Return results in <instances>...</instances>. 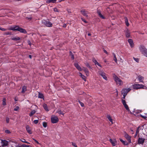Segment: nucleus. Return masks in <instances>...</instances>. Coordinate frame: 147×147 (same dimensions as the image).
Segmentation results:
<instances>
[{
    "mask_svg": "<svg viewBox=\"0 0 147 147\" xmlns=\"http://www.w3.org/2000/svg\"><path fill=\"white\" fill-rule=\"evenodd\" d=\"M81 13L84 16H86V17H88V14L89 13L88 12L85 10L84 9H83L81 11Z\"/></svg>",
    "mask_w": 147,
    "mask_h": 147,
    "instance_id": "nucleus-9",
    "label": "nucleus"
},
{
    "mask_svg": "<svg viewBox=\"0 0 147 147\" xmlns=\"http://www.w3.org/2000/svg\"><path fill=\"white\" fill-rule=\"evenodd\" d=\"M28 44L30 46H31V42H30V41H28Z\"/></svg>",
    "mask_w": 147,
    "mask_h": 147,
    "instance_id": "nucleus-59",
    "label": "nucleus"
},
{
    "mask_svg": "<svg viewBox=\"0 0 147 147\" xmlns=\"http://www.w3.org/2000/svg\"><path fill=\"white\" fill-rule=\"evenodd\" d=\"M139 49L142 53L144 56L147 57V49L143 45H141L139 47Z\"/></svg>",
    "mask_w": 147,
    "mask_h": 147,
    "instance_id": "nucleus-2",
    "label": "nucleus"
},
{
    "mask_svg": "<svg viewBox=\"0 0 147 147\" xmlns=\"http://www.w3.org/2000/svg\"><path fill=\"white\" fill-rule=\"evenodd\" d=\"M38 97L39 98L43 99L44 96L42 93H39Z\"/></svg>",
    "mask_w": 147,
    "mask_h": 147,
    "instance_id": "nucleus-23",
    "label": "nucleus"
},
{
    "mask_svg": "<svg viewBox=\"0 0 147 147\" xmlns=\"http://www.w3.org/2000/svg\"><path fill=\"white\" fill-rule=\"evenodd\" d=\"M123 97H122L123 98V99H125V96H126V94H123Z\"/></svg>",
    "mask_w": 147,
    "mask_h": 147,
    "instance_id": "nucleus-57",
    "label": "nucleus"
},
{
    "mask_svg": "<svg viewBox=\"0 0 147 147\" xmlns=\"http://www.w3.org/2000/svg\"><path fill=\"white\" fill-rule=\"evenodd\" d=\"M19 109V107L18 106H16L14 109V111H18Z\"/></svg>",
    "mask_w": 147,
    "mask_h": 147,
    "instance_id": "nucleus-39",
    "label": "nucleus"
},
{
    "mask_svg": "<svg viewBox=\"0 0 147 147\" xmlns=\"http://www.w3.org/2000/svg\"><path fill=\"white\" fill-rule=\"evenodd\" d=\"M125 109L127 110V111H129V109L128 105L127 104L125 106H124Z\"/></svg>",
    "mask_w": 147,
    "mask_h": 147,
    "instance_id": "nucleus-38",
    "label": "nucleus"
},
{
    "mask_svg": "<svg viewBox=\"0 0 147 147\" xmlns=\"http://www.w3.org/2000/svg\"><path fill=\"white\" fill-rule=\"evenodd\" d=\"M138 78L140 82H143V81L144 80V78L143 77L140 75H139L138 76Z\"/></svg>",
    "mask_w": 147,
    "mask_h": 147,
    "instance_id": "nucleus-18",
    "label": "nucleus"
},
{
    "mask_svg": "<svg viewBox=\"0 0 147 147\" xmlns=\"http://www.w3.org/2000/svg\"><path fill=\"white\" fill-rule=\"evenodd\" d=\"M141 129V127L140 126H138L137 127V128L136 130V133L137 134H138L140 130Z\"/></svg>",
    "mask_w": 147,
    "mask_h": 147,
    "instance_id": "nucleus-30",
    "label": "nucleus"
},
{
    "mask_svg": "<svg viewBox=\"0 0 147 147\" xmlns=\"http://www.w3.org/2000/svg\"><path fill=\"white\" fill-rule=\"evenodd\" d=\"M16 147H23L22 146H17Z\"/></svg>",
    "mask_w": 147,
    "mask_h": 147,
    "instance_id": "nucleus-64",
    "label": "nucleus"
},
{
    "mask_svg": "<svg viewBox=\"0 0 147 147\" xmlns=\"http://www.w3.org/2000/svg\"><path fill=\"white\" fill-rule=\"evenodd\" d=\"M113 54L114 56L113 60L115 61V63H117V59L116 58L115 54L114 53H113Z\"/></svg>",
    "mask_w": 147,
    "mask_h": 147,
    "instance_id": "nucleus-31",
    "label": "nucleus"
},
{
    "mask_svg": "<svg viewBox=\"0 0 147 147\" xmlns=\"http://www.w3.org/2000/svg\"><path fill=\"white\" fill-rule=\"evenodd\" d=\"M133 59L134 60L137 62L138 63L139 62V59H138V58H135L134 57H133Z\"/></svg>",
    "mask_w": 147,
    "mask_h": 147,
    "instance_id": "nucleus-40",
    "label": "nucleus"
},
{
    "mask_svg": "<svg viewBox=\"0 0 147 147\" xmlns=\"http://www.w3.org/2000/svg\"><path fill=\"white\" fill-rule=\"evenodd\" d=\"M93 61L94 62V63L95 64V65H96V64L97 63H98L97 61L95 59H93Z\"/></svg>",
    "mask_w": 147,
    "mask_h": 147,
    "instance_id": "nucleus-45",
    "label": "nucleus"
},
{
    "mask_svg": "<svg viewBox=\"0 0 147 147\" xmlns=\"http://www.w3.org/2000/svg\"><path fill=\"white\" fill-rule=\"evenodd\" d=\"M109 141L111 143L113 146H115L117 144V141L115 139L112 140L110 139Z\"/></svg>",
    "mask_w": 147,
    "mask_h": 147,
    "instance_id": "nucleus-12",
    "label": "nucleus"
},
{
    "mask_svg": "<svg viewBox=\"0 0 147 147\" xmlns=\"http://www.w3.org/2000/svg\"><path fill=\"white\" fill-rule=\"evenodd\" d=\"M38 122V120H35L34 121V123L35 124H37Z\"/></svg>",
    "mask_w": 147,
    "mask_h": 147,
    "instance_id": "nucleus-47",
    "label": "nucleus"
},
{
    "mask_svg": "<svg viewBox=\"0 0 147 147\" xmlns=\"http://www.w3.org/2000/svg\"><path fill=\"white\" fill-rule=\"evenodd\" d=\"M80 76L82 78V79L84 80V81H86L85 79V77L84 75H82L81 73H80Z\"/></svg>",
    "mask_w": 147,
    "mask_h": 147,
    "instance_id": "nucleus-36",
    "label": "nucleus"
},
{
    "mask_svg": "<svg viewBox=\"0 0 147 147\" xmlns=\"http://www.w3.org/2000/svg\"><path fill=\"white\" fill-rule=\"evenodd\" d=\"M145 140V139L144 138L139 137L138 140V144H143Z\"/></svg>",
    "mask_w": 147,
    "mask_h": 147,
    "instance_id": "nucleus-11",
    "label": "nucleus"
},
{
    "mask_svg": "<svg viewBox=\"0 0 147 147\" xmlns=\"http://www.w3.org/2000/svg\"><path fill=\"white\" fill-rule=\"evenodd\" d=\"M42 125H43V126L45 127H47V122H43V123H42Z\"/></svg>",
    "mask_w": 147,
    "mask_h": 147,
    "instance_id": "nucleus-37",
    "label": "nucleus"
},
{
    "mask_svg": "<svg viewBox=\"0 0 147 147\" xmlns=\"http://www.w3.org/2000/svg\"><path fill=\"white\" fill-rule=\"evenodd\" d=\"M124 137L128 141L129 143H131V136H129L126 133H125Z\"/></svg>",
    "mask_w": 147,
    "mask_h": 147,
    "instance_id": "nucleus-8",
    "label": "nucleus"
},
{
    "mask_svg": "<svg viewBox=\"0 0 147 147\" xmlns=\"http://www.w3.org/2000/svg\"><path fill=\"white\" fill-rule=\"evenodd\" d=\"M9 30L14 31H18L21 33L24 34L27 33L25 29L20 27L18 26H15L13 27H11L9 29Z\"/></svg>",
    "mask_w": 147,
    "mask_h": 147,
    "instance_id": "nucleus-1",
    "label": "nucleus"
},
{
    "mask_svg": "<svg viewBox=\"0 0 147 147\" xmlns=\"http://www.w3.org/2000/svg\"><path fill=\"white\" fill-rule=\"evenodd\" d=\"M144 88H146V86L142 84H135L133 85V88L134 89H138L140 88L146 89Z\"/></svg>",
    "mask_w": 147,
    "mask_h": 147,
    "instance_id": "nucleus-3",
    "label": "nucleus"
},
{
    "mask_svg": "<svg viewBox=\"0 0 147 147\" xmlns=\"http://www.w3.org/2000/svg\"><path fill=\"white\" fill-rule=\"evenodd\" d=\"M72 145L75 147H78L76 145V144L72 142Z\"/></svg>",
    "mask_w": 147,
    "mask_h": 147,
    "instance_id": "nucleus-50",
    "label": "nucleus"
},
{
    "mask_svg": "<svg viewBox=\"0 0 147 147\" xmlns=\"http://www.w3.org/2000/svg\"><path fill=\"white\" fill-rule=\"evenodd\" d=\"M67 26V24H64L63 25V27L64 28H65Z\"/></svg>",
    "mask_w": 147,
    "mask_h": 147,
    "instance_id": "nucleus-54",
    "label": "nucleus"
},
{
    "mask_svg": "<svg viewBox=\"0 0 147 147\" xmlns=\"http://www.w3.org/2000/svg\"><path fill=\"white\" fill-rule=\"evenodd\" d=\"M21 141L22 142H25V143H28V144H30L29 143H28V142H27L26 141V140L24 139H22V140Z\"/></svg>",
    "mask_w": 147,
    "mask_h": 147,
    "instance_id": "nucleus-48",
    "label": "nucleus"
},
{
    "mask_svg": "<svg viewBox=\"0 0 147 147\" xmlns=\"http://www.w3.org/2000/svg\"><path fill=\"white\" fill-rule=\"evenodd\" d=\"M121 102L123 104L126 103L125 100H124L123 99H122L121 100Z\"/></svg>",
    "mask_w": 147,
    "mask_h": 147,
    "instance_id": "nucleus-51",
    "label": "nucleus"
},
{
    "mask_svg": "<svg viewBox=\"0 0 147 147\" xmlns=\"http://www.w3.org/2000/svg\"><path fill=\"white\" fill-rule=\"evenodd\" d=\"M140 116L142 117V118H144V119L147 120V117L145 116H142V115H140Z\"/></svg>",
    "mask_w": 147,
    "mask_h": 147,
    "instance_id": "nucleus-52",
    "label": "nucleus"
},
{
    "mask_svg": "<svg viewBox=\"0 0 147 147\" xmlns=\"http://www.w3.org/2000/svg\"><path fill=\"white\" fill-rule=\"evenodd\" d=\"M98 74L102 76L104 79L106 80H107V78L104 72L100 70L98 72Z\"/></svg>",
    "mask_w": 147,
    "mask_h": 147,
    "instance_id": "nucleus-6",
    "label": "nucleus"
},
{
    "mask_svg": "<svg viewBox=\"0 0 147 147\" xmlns=\"http://www.w3.org/2000/svg\"><path fill=\"white\" fill-rule=\"evenodd\" d=\"M128 41L130 45L131 48H132L134 46V43L133 42V40L131 39H129L128 40Z\"/></svg>",
    "mask_w": 147,
    "mask_h": 147,
    "instance_id": "nucleus-15",
    "label": "nucleus"
},
{
    "mask_svg": "<svg viewBox=\"0 0 147 147\" xmlns=\"http://www.w3.org/2000/svg\"><path fill=\"white\" fill-rule=\"evenodd\" d=\"M97 13L100 18L103 19H105V18L101 14L100 11L98 10Z\"/></svg>",
    "mask_w": 147,
    "mask_h": 147,
    "instance_id": "nucleus-17",
    "label": "nucleus"
},
{
    "mask_svg": "<svg viewBox=\"0 0 147 147\" xmlns=\"http://www.w3.org/2000/svg\"><path fill=\"white\" fill-rule=\"evenodd\" d=\"M75 66L77 68V69L79 71H82V69L81 67L79 66L78 63H75L74 64Z\"/></svg>",
    "mask_w": 147,
    "mask_h": 147,
    "instance_id": "nucleus-16",
    "label": "nucleus"
},
{
    "mask_svg": "<svg viewBox=\"0 0 147 147\" xmlns=\"http://www.w3.org/2000/svg\"><path fill=\"white\" fill-rule=\"evenodd\" d=\"M125 20L126 25L127 26H128L129 24L128 22V20L127 18L126 17H125Z\"/></svg>",
    "mask_w": 147,
    "mask_h": 147,
    "instance_id": "nucleus-25",
    "label": "nucleus"
},
{
    "mask_svg": "<svg viewBox=\"0 0 147 147\" xmlns=\"http://www.w3.org/2000/svg\"><path fill=\"white\" fill-rule=\"evenodd\" d=\"M113 76L115 81L116 83L119 85H121L122 82V80L115 74L113 75Z\"/></svg>",
    "mask_w": 147,
    "mask_h": 147,
    "instance_id": "nucleus-5",
    "label": "nucleus"
},
{
    "mask_svg": "<svg viewBox=\"0 0 147 147\" xmlns=\"http://www.w3.org/2000/svg\"><path fill=\"white\" fill-rule=\"evenodd\" d=\"M83 70L86 73L87 76H88L89 75V72L88 69L86 68H84Z\"/></svg>",
    "mask_w": 147,
    "mask_h": 147,
    "instance_id": "nucleus-19",
    "label": "nucleus"
},
{
    "mask_svg": "<svg viewBox=\"0 0 147 147\" xmlns=\"http://www.w3.org/2000/svg\"><path fill=\"white\" fill-rule=\"evenodd\" d=\"M57 112V113H58L59 114H61V115H64V113L63 112H62L61 110H60V109H59L58 110Z\"/></svg>",
    "mask_w": 147,
    "mask_h": 147,
    "instance_id": "nucleus-33",
    "label": "nucleus"
},
{
    "mask_svg": "<svg viewBox=\"0 0 147 147\" xmlns=\"http://www.w3.org/2000/svg\"><path fill=\"white\" fill-rule=\"evenodd\" d=\"M29 57L30 58V59H31L32 57V55H29Z\"/></svg>",
    "mask_w": 147,
    "mask_h": 147,
    "instance_id": "nucleus-61",
    "label": "nucleus"
},
{
    "mask_svg": "<svg viewBox=\"0 0 147 147\" xmlns=\"http://www.w3.org/2000/svg\"><path fill=\"white\" fill-rule=\"evenodd\" d=\"M67 12H68V13H71V11H70L69 10H68L67 11Z\"/></svg>",
    "mask_w": 147,
    "mask_h": 147,
    "instance_id": "nucleus-62",
    "label": "nucleus"
},
{
    "mask_svg": "<svg viewBox=\"0 0 147 147\" xmlns=\"http://www.w3.org/2000/svg\"><path fill=\"white\" fill-rule=\"evenodd\" d=\"M120 141H121V142L124 145H127L128 144L127 142L124 141L123 140H122V139H120Z\"/></svg>",
    "mask_w": 147,
    "mask_h": 147,
    "instance_id": "nucleus-27",
    "label": "nucleus"
},
{
    "mask_svg": "<svg viewBox=\"0 0 147 147\" xmlns=\"http://www.w3.org/2000/svg\"><path fill=\"white\" fill-rule=\"evenodd\" d=\"M126 37L127 38H129L130 36V32L129 31L127 30L126 31L125 33Z\"/></svg>",
    "mask_w": 147,
    "mask_h": 147,
    "instance_id": "nucleus-24",
    "label": "nucleus"
},
{
    "mask_svg": "<svg viewBox=\"0 0 147 147\" xmlns=\"http://www.w3.org/2000/svg\"><path fill=\"white\" fill-rule=\"evenodd\" d=\"M26 129L27 132L30 134H32V132L31 130L30 127V126L27 125L26 126Z\"/></svg>",
    "mask_w": 147,
    "mask_h": 147,
    "instance_id": "nucleus-14",
    "label": "nucleus"
},
{
    "mask_svg": "<svg viewBox=\"0 0 147 147\" xmlns=\"http://www.w3.org/2000/svg\"><path fill=\"white\" fill-rule=\"evenodd\" d=\"M43 107L44 109H45V110L46 111H49V109L48 108V107H47V105L46 104H44L43 105Z\"/></svg>",
    "mask_w": 147,
    "mask_h": 147,
    "instance_id": "nucleus-22",
    "label": "nucleus"
},
{
    "mask_svg": "<svg viewBox=\"0 0 147 147\" xmlns=\"http://www.w3.org/2000/svg\"><path fill=\"white\" fill-rule=\"evenodd\" d=\"M42 22L44 25L47 27H51L52 26V24L49 21L43 20L42 21Z\"/></svg>",
    "mask_w": 147,
    "mask_h": 147,
    "instance_id": "nucleus-4",
    "label": "nucleus"
},
{
    "mask_svg": "<svg viewBox=\"0 0 147 147\" xmlns=\"http://www.w3.org/2000/svg\"><path fill=\"white\" fill-rule=\"evenodd\" d=\"M86 66L87 67H88L89 69L91 68V67L90 66V65L88 63H87L86 64Z\"/></svg>",
    "mask_w": 147,
    "mask_h": 147,
    "instance_id": "nucleus-44",
    "label": "nucleus"
},
{
    "mask_svg": "<svg viewBox=\"0 0 147 147\" xmlns=\"http://www.w3.org/2000/svg\"><path fill=\"white\" fill-rule=\"evenodd\" d=\"M36 111L35 110L32 111L30 113L29 115L30 117H32L34 114L36 113Z\"/></svg>",
    "mask_w": 147,
    "mask_h": 147,
    "instance_id": "nucleus-26",
    "label": "nucleus"
},
{
    "mask_svg": "<svg viewBox=\"0 0 147 147\" xmlns=\"http://www.w3.org/2000/svg\"><path fill=\"white\" fill-rule=\"evenodd\" d=\"M107 118L110 121V122L112 123L113 120L112 119L110 115H107Z\"/></svg>",
    "mask_w": 147,
    "mask_h": 147,
    "instance_id": "nucleus-32",
    "label": "nucleus"
},
{
    "mask_svg": "<svg viewBox=\"0 0 147 147\" xmlns=\"http://www.w3.org/2000/svg\"><path fill=\"white\" fill-rule=\"evenodd\" d=\"M103 52L106 54H108V52L105 49H103Z\"/></svg>",
    "mask_w": 147,
    "mask_h": 147,
    "instance_id": "nucleus-56",
    "label": "nucleus"
},
{
    "mask_svg": "<svg viewBox=\"0 0 147 147\" xmlns=\"http://www.w3.org/2000/svg\"><path fill=\"white\" fill-rule=\"evenodd\" d=\"M28 145H26L24 144H23L22 145V147H27Z\"/></svg>",
    "mask_w": 147,
    "mask_h": 147,
    "instance_id": "nucleus-58",
    "label": "nucleus"
},
{
    "mask_svg": "<svg viewBox=\"0 0 147 147\" xmlns=\"http://www.w3.org/2000/svg\"><path fill=\"white\" fill-rule=\"evenodd\" d=\"M6 121L7 123H8L9 122V119L8 117H6Z\"/></svg>",
    "mask_w": 147,
    "mask_h": 147,
    "instance_id": "nucleus-41",
    "label": "nucleus"
},
{
    "mask_svg": "<svg viewBox=\"0 0 147 147\" xmlns=\"http://www.w3.org/2000/svg\"><path fill=\"white\" fill-rule=\"evenodd\" d=\"M26 90V87L25 86H23L22 87V90L21 92L22 93H24Z\"/></svg>",
    "mask_w": 147,
    "mask_h": 147,
    "instance_id": "nucleus-20",
    "label": "nucleus"
},
{
    "mask_svg": "<svg viewBox=\"0 0 147 147\" xmlns=\"http://www.w3.org/2000/svg\"><path fill=\"white\" fill-rule=\"evenodd\" d=\"M96 65H97L98 66H100L101 67H102L101 65L100 64L98 63H97L96 64Z\"/></svg>",
    "mask_w": 147,
    "mask_h": 147,
    "instance_id": "nucleus-60",
    "label": "nucleus"
},
{
    "mask_svg": "<svg viewBox=\"0 0 147 147\" xmlns=\"http://www.w3.org/2000/svg\"><path fill=\"white\" fill-rule=\"evenodd\" d=\"M59 119L57 116L52 117L51 118V122L53 123H55L58 122Z\"/></svg>",
    "mask_w": 147,
    "mask_h": 147,
    "instance_id": "nucleus-7",
    "label": "nucleus"
},
{
    "mask_svg": "<svg viewBox=\"0 0 147 147\" xmlns=\"http://www.w3.org/2000/svg\"><path fill=\"white\" fill-rule=\"evenodd\" d=\"M81 19L82 20V21H83L85 23H87V21H86L84 19V18H81Z\"/></svg>",
    "mask_w": 147,
    "mask_h": 147,
    "instance_id": "nucleus-53",
    "label": "nucleus"
},
{
    "mask_svg": "<svg viewBox=\"0 0 147 147\" xmlns=\"http://www.w3.org/2000/svg\"><path fill=\"white\" fill-rule=\"evenodd\" d=\"M79 102L80 104V105L82 107H83L84 106V105L83 103L80 101V100L78 101Z\"/></svg>",
    "mask_w": 147,
    "mask_h": 147,
    "instance_id": "nucleus-42",
    "label": "nucleus"
},
{
    "mask_svg": "<svg viewBox=\"0 0 147 147\" xmlns=\"http://www.w3.org/2000/svg\"><path fill=\"white\" fill-rule=\"evenodd\" d=\"M8 144V142L5 140H2V142L0 146H7Z\"/></svg>",
    "mask_w": 147,
    "mask_h": 147,
    "instance_id": "nucleus-13",
    "label": "nucleus"
},
{
    "mask_svg": "<svg viewBox=\"0 0 147 147\" xmlns=\"http://www.w3.org/2000/svg\"><path fill=\"white\" fill-rule=\"evenodd\" d=\"M69 55L71 56V58L72 59L74 60V55L71 51L69 52Z\"/></svg>",
    "mask_w": 147,
    "mask_h": 147,
    "instance_id": "nucleus-29",
    "label": "nucleus"
},
{
    "mask_svg": "<svg viewBox=\"0 0 147 147\" xmlns=\"http://www.w3.org/2000/svg\"><path fill=\"white\" fill-rule=\"evenodd\" d=\"M57 0H48L46 1V3H55L56 1Z\"/></svg>",
    "mask_w": 147,
    "mask_h": 147,
    "instance_id": "nucleus-21",
    "label": "nucleus"
},
{
    "mask_svg": "<svg viewBox=\"0 0 147 147\" xmlns=\"http://www.w3.org/2000/svg\"><path fill=\"white\" fill-rule=\"evenodd\" d=\"M137 134H136V133H135V135H134V137H136L137 136Z\"/></svg>",
    "mask_w": 147,
    "mask_h": 147,
    "instance_id": "nucleus-63",
    "label": "nucleus"
},
{
    "mask_svg": "<svg viewBox=\"0 0 147 147\" xmlns=\"http://www.w3.org/2000/svg\"><path fill=\"white\" fill-rule=\"evenodd\" d=\"M5 132L6 134H9L10 133H11V132L9 130H6L5 131Z\"/></svg>",
    "mask_w": 147,
    "mask_h": 147,
    "instance_id": "nucleus-46",
    "label": "nucleus"
},
{
    "mask_svg": "<svg viewBox=\"0 0 147 147\" xmlns=\"http://www.w3.org/2000/svg\"><path fill=\"white\" fill-rule=\"evenodd\" d=\"M6 99L5 98H4L3 100V105H6Z\"/></svg>",
    "mask_w": 147,
    "mask_h": 147,
    "instance_id": "nucleus-35",
    "label": "nucleus"
},
{
    "mask_svg": "<svg viewBox=\"0 0 147 147\" xmlns=\"http://www.w3.org/2000/svg\"><path fill=\"white\" fill-rule=\"evenodd\" d=\"M54 11L56 12H59V10L56 8H55L54 9Z\"/></svg>",
    "mask_w": 147,
    "mask_h": 147,
    "instance_id": "nucleus-49",
    "label": "nucleus"
},
{
    "mask_svg": "<svg viewBox=\"0 0 147 147\" xmlns=\"http://www.w3.org/2000/svg\"><path fill=\"white\" fill-rule=\"evenodd\" d=\"M11 32H6L4 33V34L6 35H11Z\"/></svg>",
    "mask_w": 147,
    "mask_h": 147,
    "instance_id": "nucleus-34",
    "label": "nucleus"
},
{
    "mask_svg": "<svg viewBox=\"0 0 147 147\" xmlns=\"http://www.w3.org/2000/svg\"><path fill=\"white\" fill-rule=\"evenodd\" d=\"M20 38L18 37H15L12 38V40L16 41L19 40H20Z\"/></svg>",
    "mask_w": 147,
    "mask_h": 147,
    "instance_id": "nucleus-28",
    "label": "nucleus"
},
{
    "mask_svg": "<svg viewBox=\"0 0 147 147\" xmlns=\"http://www.w3.org/2000/svg\"><path fill=\"white\" fill-rule=\"evenodd\" d=\"M131 90L129 88L123 89L121 91V93L122 94H125L127 95V93L130 91Z\"/></svg>",
    "mask_w": 147,
    "mask_h": 147,
    "instance_id": "nucleus-10",
    "label": "nucleus"
},
{
    "mask_svg": "<svg viewBox=\"0 0 147 147\" xmlns=\"http://www.w3.org/2000/svg\"><path fill=\"white\" fill-rule=\"evenodd\" d=\"M33 140H34V141L38 144H39V142H38V141H37L36 140L34 139H33Z\"/></svg>",
    "mask_w": 147,
    "mask_h": 147,
    "instance_id": "nucleus-55",
    "label": "nucleus"
},
{
    "mask_svg": "<svg viewBox=\"0 0 147 147\" xmlns=\"http://www.w3.org/2000/svg\"><path fill=\"white\" fill-rule=\"evenodd\" d=\"M0 30L2 31H5L7 30L6 29L2 28L1 26H0Z\"/></svg>",
    "mask_w": 147,
    "mask_h": 147,
    "instance_id": "nucleus-43",
    "label": "nucleus"
}]
</instances>
